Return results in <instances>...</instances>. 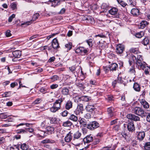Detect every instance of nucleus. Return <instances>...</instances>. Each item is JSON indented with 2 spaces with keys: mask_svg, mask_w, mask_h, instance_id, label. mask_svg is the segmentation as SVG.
<instances>
[{
  "mask_svg": "<svg viewBox=\"0 0 150 150\" xmlns=\"http://www.w3.org/2000/svg\"><path fill=\"white\" fill-rule=\"evenodd\" d=\"M64 99V98H61L56 100L55 103L53 104V106L50 108V111L52 112H54L59 109L61 108V104Z\"/></svg>",
  "mask_w": 150,
  "mask_h": 150,
  "instance_id": "nucleus-1",
  "label": "nucleus"
},
{
  "mask_svg": "<svg viewBox=\"0 0 150 150\" xmlns=\"http://www.w3.org/2000/svg\"><path fill=\"white\" fill-rule=\"evenodd\" d=\"M133 113L138 115L142 116L144 114V111L139 107H135L132 110Z\"/></svg>",
  "mask_w": 150,
  "mask_h": 150,
  "instance_id": "nucleus-2",
  "label": "nucleus"
},
{
  "mask_svg": "<svg viewBox=\"0 0 150 150\" xmlns=\"http://www.w3.org/2000/svg\"><path fill=\"white\" fill-rule=\"evenodd\" d=\"M98 123L94 121L88 124L87 128L88 129L92 130L98 127Z\"/></svg>",
  "mask_w": 150,
  "mask_h": 150,
  "instance_id": "nucleus-3",
  "label": "nucleus"
},
{
  "mask_svg": "<svg viewBox=\"0 0 150 150\" xmlns=\"http://www.w3.org/2000/svg\"><path fill=\"white\" fill-rule=\"evenodd\" d=\"M124 46L121 44H119L116 47V52L118 54H122L124 50Z\"/></svg>",
  "mask_w": 150,
  "mask_h": 150,
  "instance_id": "nucleus-4",
  "label": "nucleus"
},
{
  "mask_svg": "<svg viewBox=\"0 0 150 150\" xmlns=\"http://www.w3.org/2000/svg\"><path fill=\"white\" fill-rule=\"evenodd\" d=\"M83 104H78L77 108L75 110V112L76 115L83 113Z\"/></svg>",
  "mask_w": 150,
  "mask_h": 150,
  "instance_id": "nucleus-5",
  "label": "nucleus"
},
{
  "mask_svg": "<svg viewBox=\"0 0 150 150\" xmlns=\"http://www.w3.org/2000/svg\"><path fill=\"white\" fill-rule=\"evenodd\" d=\"M127 128L129 132H132L135 130V127L133 122H131L128 123Z\"/></svg>",
  "mask_w": 150,
  "mask_h": 150,
  "instance_id": "nucleus-6",
  "label": "nucleus"
},
{
  "mask_svg": "<svg viewBox=\"0 0 150 150\" xmlns=\"http://www.w3.org/2000/svg\"><path fill=\"white\" fill-rule=\"evenodd\" d=\"M127 118L134 121H138L139 120V117L135 115H134L130 114L127 115Z\"/></svg>",
  "mask_w": 150,
  "mask_h": 150,
  "instance_id": "nucleus-7",
  "label": "nucleus"
},
{
  "mask_svg": "<svg viewBox=\"0 0 150 150\" xmlns=\"http://www.w3.org/2000/svg\"><path fill=\"white\" fill-rule=\"evenodd\" d=\"M86 110L88 112H92L96 110V108L94 105L88 104L86 106Z\"/></svg>",
  "mask_w": 150,
  "mask_h": 150,
  "instance_id": "nucleus-8",
  "label": "nucleus"
},
{
  "mask_svg": "<svg viewBox=\"0 0 150 150\" xmlns=\"http://www.w3.org/2000/svg\"><path fill=\"white\" fill-rule=\"evenodd\" d=\"M137 139L140 141H142L145 137V133L143 131L140 132H137Z\"/></svg>",
  "mask_w": 150,
  "mask_h": 150,
  "instance_id": "nucleus-9",
  "label": "nucleus"
},
{
  "mask_svg": "<svg viewBox=\"0 0 150 150\" xmlns=\"http://www.w3.org/2000/svg\"><path fill=\"white\" fill-rule=\"evenodd\" d=\"M93 137L90 136H87L83 139H81L82 141L84 143H88L91 142L93 140Z\"/></svg>",
  "mask_w": 150,
  "mask_h": 150,
  "instance_id": "nucleus-10",
  "label": "nucleus"
},
{
  "mask_svg": "<svg viewBox=\"0 0 150 150\" xmlns=\"http://www.w3.org/2000/svg\"><path fill=\"white\" fill-rule=\"evenodd\" d=\"M136 65L137 66L138 68L141 69L144 68L146 63L143 61H136Z\"/></svg>",
  "mask_w": 150,
  "mask_h": 150,
  "instance_id": "nucleus-11",
  "label": "nucleus"
},
{
  "mask_svg": "<svg viewBox=\"0 0 150 150\" xmlns=\"http://www.w3.org/2000/svg\"><path fill=\"white\" fill-rule=\"evenodd\" d=\"M73 133L71 132H70L68 134H67L65 137V141L66 142H69L72 139V134Z\"/></svg>",
  "mask_w": 150,
  "mask_h": 150,
  "instance_id": "nucleus-12",
  "label": "nucleus"
},
{
  "mask_svg": "<svg viewBox=\"0 0 150 150\" xmlns=\"http://www.w3.org/2000/svg\"><path fill=\"white\" fill-rule=\"evenodd\" d=\"M52 45L54 49H57L59 47V44L57 39L54 38L53 40Z\"/></svg>",
  "mask_w": 150,
  "mask_h": 150,
  "instance_id": "nucleus-13",
  "label": "nucleus"
},
{
  "mask_svg": "<svg viewBox=\"0 0 150 150\" xmlns=\"http://www.w3.org/2000/svg\"><path fill=\"white\" fill-rule=\"evenodd\" d=\"M76 99H79L81 100L84 101L85 102L88 101L89 100H91V98L90 97H88L87 96H82L80 97L78 96H76L75 97Z\"/></svg>",
  "mask_w": 150,
  "mask_h": 150,
  "instance_id": "nucleus-14",
  "label": "nucleus"
},
{
  "mask_svg": "<svg viewBox=\"0 0 150 150\" xmlns=\"http://www.w3.org/2000/svg\"><path fill=\"white\" fill-rule=\"evenodd\" d=\"M47 132L43 131H39L37 136L39 137H41L43 138L47 136Z\"/></svg>",
  "mask_w": 150,
  "mask_h": 150,
  "instance_id": "nucleus-15",
  "label": "nucleus"
},
{
  "mask_svg": "<svg viewBox=\"0 0 150 150\" xmlns=\"http://www.w3.org/2000/svg\"><path fill=\"white\" fill-rule=\"evenodd\" d=\"M46 131L47 132V134H51L54 132V128L52 127L48 126L46 128Z\"/></svg>",
  "mask_w": 150,
  "mask_h": 150,
  "instance_id": "nucleus-16",
  "label": "nucleus"
},
{
  "mask_svg": "<svg viewBox=\"0 0 150 150\" xmlns=\"http://www.w3.org/2000/svg\"><path fill=\"white\" fill-rule=\"evenodd\" d=\"M12 54L14 57L17 58H20L21 55V51L18 50L13 51Z\"/></svg>",
  "mask_w": 150,
  "mask_h": 150,
  "instance_id": "nucleus-17",
  "label": "nucleus"
},
{
  "mask_svg": "<svg viewBox=\"0 0 150 150\" xmlns=\"http://www.w3.org/2000/svg\"><path fill=\"white\" fill-rule=\"evenodd\" d=\"M140 103L141 105H142L144 108L146 109H147L149 108V104L144 100L142 99L140 101Z\"/></svg>",
  "mask_w": 150,
  "mask_h": 150,
  "instance_id": "nucleus-18",
  "label": "nucleus"
},
{
  "mask_svg": "<svg viewBox=\"0 0 150 150\" xmlns=\"http://www.w3.org/2000/svg\"><path fill=\"white\" fill-rule=\"evenodd\" d=\"M72 107V103L70 100L68 101L66 103L65 105V108L67 110H69Z\"/></svg>",
  "mask_w": 150,
  "mask_h": 150,
  "instance_id": "nucleus-19",
  "label": "nucleus"
},
{
  "mask_svg": "<svg viewBox=\"0 0 150 150\" xmlns=\"http://www.w3.org/2000/svg\"><path fill=\"white\" fill-rule=\"evenodd\" d=\"M118 65L116 63H113L109 67L110 70L112 71H116Z\"/></svg>",
  "mask_w": 150,
  "mask_h": 150,
  "instance_id": "nucleus-20",
  "label": "nucleus"
},
{
  "mask_svg": "<svg viewBox=\"0 0 150 150\" xmlns=\"http://www.w3.org/2000/svg\"><path fill=\"white\" fill-rule=\"evenodd\" d=\"M132 57L133 59L134 58L135 59H136V61L142 60V55L141 52L140 54H137L136 56L132 55Z\"/></svg>",
  "mask_w": 150,
  "mask_h": 150,
  "instance_id": "nucleus-21",
  "label": "nucleus"
},
{
  "mask_svg": "<svg viewBox=\"0 0 150 150\" xmlns=\"http://www.w3.org/2000/svg\"><path fill=\"white\" fill-rule=\"evenodd\" d=\"M133 88L135 91L137 92H139L140 91V85L137 83H135L133 85Z\"/></svg>",
  "mask_w": 150,
  "mask_h": 150,
  "instance_id": "nucleus-22",
  "label": "nucleus"
},
{
  "mask_svg": "<svg viewBox=\"0 0 150 150\" xmlns=\"http://www.w3.org/2000/svg\"><path fill=\"white\" fill-rule=\"evenodd\" d=\"M118 11V10L117 8H113L109 10V13L112 15H115L117 13Z\"/></svg>",
  "mask_w": 150,
  "mask_h": 150,
  "instance_id": "nucleus-23",
  "label": "nucleus"
},
{
  "mask_svg": "<svg viewBox=\"0 0 150 150\" xmlns=\"http://www.w3.org/2000/svg\"><path fill=\"white\" fill-rule=\"evenodd\" d=\"M131 14L134 16L138 15L139 14V10L136 8H133L131 11Z\"/></svg>",
  "mask_w": 150,
  "mask_h": 150,
  "instance_id": "nucleus-24",
  "label": "nucleus"
},
{
  "mask_svg": "<svg viewBox=\"0 0 150 150\" xmlns=\"http://www.w3.org/2000/svg\"><path fill=\"white\" fill-rule=\"evenodd\" d=\"M18 145V147H20L22 150H27L28 149V146L25 143L19 144Z\"/></svg>",
  "mask_w": 150,
  "mask_h": 150,
  "instance_id": "nucleus-25",
  "label": "nucleus"
},
{
  "mask_svg": "<svg viewBox=\"0 0 150 150\" xmlns=\"http://www.w3.org/2000/svg\"><path fill=\"white\" fill-rule=\"evenodd\" d=\"M55 142V141L54 140H50L48 139H46L41 141V143L42 144L46 143H54Z\"/></svg>",
  "mask_w": 150,
  "mask_h": 150,
  "instance_id": "nucleus-26",
  "label": "nucleus"
},
{
  "mask_svg": "<svg viewBox=\"0 0 150 150\" xmlns=\"http://www.w3.org/2000/svg\"><path fill=\"white\" fill-rule=\"evenodd\" d=\"M49 1L52 3L51 6L55 7L59 3V0H50Z\"/></svg>",
  "mask_w": 150,
  "mask_h": 150,
  "instance_id": "nucleus-27",
  "label": "nucleus"
},
{
  "mask_svg": "<svg viewBox=\"0 0 150 150\" xmlns=\"http://www.w3.org/2000/svg\"><path fill=\"white\" fill-rule=\"evenodd\" d=\"M130 51L131 53H133L136 55L137 54H140V52L138 50V49L137 48H132L130 50Z\"/></svg>",
  "mask_w": 150,
  "mask_h": 150,
  "instance_id": "nucleus-28",
  "label": "nucleus"
},
{
  "mask_svg": "<svg viewBox=\"0 0 150 150\" xmlns=\"http://www.w3.org/2000/svg\"><path fill=\"white\" fill-rule=\"evenodd\" d=\"M49 119H47L45 120L42 122L41 124V126L42 128L45 127L48 124Z\"/></svg>",
  "mask_w": 150,
  "mask_h": 150,
  "instance_id": "nucleus-29",
  "label": "nucleus"
},
{
  "mask_svg": "<svg viewBox=\"0 0 150 150\" xmlns=\"http://www.w3.org/2000/svg\"><path fill=\"white\" fill-rule=\"evenodd\" d=\"M114 110V109L112 107H110L108 108L107 111L108 115L110 117H112L113 115V111Z\"/></svg>",
  "mask_w": 150,
  "mask_h": 150,
  "instance_id": "nucleus-30",
  "label": "nucleus"
},
{
  "mask_svg": "<svg viewBox=\"0 0 150 150\" xmlns=\"http://www.w3.org/2000/svg\"><path fill=\"white\" fill-rule=\"evenodd\" d=\"M72 125V123L71 122L69 121H67L63 122L62 126L64 127H69L71 126Z\"/></svg>",
  "mask_w": 150,
  "mask_h": 150,
  "instance_id": "nucleus-31",
  "label": "nucleus"
},
{
  "mask_svg": "<svg viewBox=\"0 0 150 150\" xmlns=\"http://www.w3.org/2000/svg\"><path fill=\"white\" fill-rule=\"evenodd\" d=\"M69 119L74 122H76L78 120L77 117L73 114L70 115L69 117Z\"/></svg>",
  "mask_w": 150,
  "mask_h": 150,
  "instance_id": "nucleus-32",
  "label": "nucleus"
},
{
  "mask_svg": "<svg viewBox=\"0 0 150 150\" xmlns=\"http://www.w3.org/2000/svg\"><path fill=\"white\" fill-rule=\"evenodd\" d=\"M76 85L81 90H83L85 88V86L84 85V84L83 83H80L79 82H76Z\"/></svg>",
  "mask_w": 150,
  "mask_h": 150,
  "instance_id": "nucleus-33",
  "label": "nucleus"
},
{
  "mask_svg": "<svg viewBox=\"0 0 150 150\" xmlns=\"http://www.w3.org/2000/svg\"><path fill=\"white\" fill-rule=\"evenodd\" d=\"M62 93L64 95H67L69 94V90L66 88H65L62 89Z\"/></svg>",
  "mask_w": 150,
  "mask_h": 150,
  "instance_id": "nucleus-34",
  "label": "nucleus"
},
{
  "mask_svg": "<svg viewBox=\"0 0 150 150\" xmlns=\"http://www.w3.org/2000/svg\"><path fill=\"white\" fill-rule=\"evenodd\" d=\"M144 35V33L143 31H141L137 33L135 35V36L137 38H140Z\"/></svg>",
  "mask_w": 150,
  "mask_h": 150,
  "instance_id": "nucleus-35",
  "label": "nucleus"
},
{
  "mask_svg": "<svg viewBox=\"0 0 150 150\" xmlns=\"http://www.w3.org/2000/svg\"><path fill=\"white\" fill-rule=\"evenodd\" d=\"M146 64L145 65L144 68H141V69L144 70V72L146 74H149V67L146 66Z\"/></svg>",
  "mask_w": 150,
  "mask_h": 150,
  "instance_id": "nucleus-36",
  "label": "nucleus"
},
{
  "mask_svg": "<svg viewBox=\"0 0 150 150\" xmlns=\"http://www.w3.org/2000/svg\"><path fill=\"white\" fill-rule=\"evenodd\" d=\"M82 47H80L77 48L75 50V52L77 54L82 55Z\"/></svg>",
  "mask_w": 150,
  "mask_h": 150,
  "instance_id": "nucleus-37",
  "label": "nucleus"
},
{
  "mask_svg": "<svg viewBox=\"0 0 150 150\" xmlns=\"http://www.w3.org/2000/svg\"><path fill=\"white\" fill-rule=\"evenodd\" d=\"M148 24V23L145 21H143L140 23V26L142 28H143L146 25Z\"/></svg>",
  "mask_w": 150,
  "mask_h": 150,
  "instance_id": "nucleus-38",
  "label": "nucleus"
},
{
  "mask_svg": "<svg viewBox=\"0 0 150 150\" xmlns=\"http://www.w3.org/2000/svg\"><path fill=\"white\" fill-rule=\"evenodd\" d=\"M149 43V40L148 37L145 38L142 41V43L144 45H147Z\"/></svg>",
  "mask_w": 150,
  "mask_h": 150,
  "instance_id": "nucleus-39",
  "label": "nucleus"
},
{
  "mask_svg": "<svg viewBox=\"0 0 150 150\" xmlns=\"http://www.w3.org/2000/svg\"><path fill=\"white\" fill-rule=\"evenodd\" d=\"M81 134L79 132H76L74 135V139H78L81 136Z\"/></svg>",
  "mask_w": 150,
  "mask_h": 150,
  "instance_id": "nucleus-40",
  "label": "nucleus"
},
{
  "mask_svg": "<svg viewBox=\"0 0 150 150\" xmlns=\"http://www.w3.org/2000/svg\"><path fill=\"white\" fill-rule=\"evenodd\" d=\"M9 116L6 113H3L0 114V118L2 119H5L7 118Z\"/></svg>",
  "mask_w": 150,
  "mask_h": 150,
  "instance_id": "nucleus-41",
  "label": "nucleus"
},
{
  "mask_svg": "<svg viewBox=\"0 0 150 150\" xmlns=\"http://www.w3.org/2000/svg\"><path fill=\"white\" fill-rule=\"evenodd\" d=\"M86 41L90 47H92L93 44L92 43L93 40L92 39H89L86 40Z\"/></svg>",
  "mask_w": 150,
  "mask_h": 150,
  "instance_id": "nucleus-42",
  "label": "nucleus"
},
{
  "mask_svg": "<svg viewBox=\"0 0 150 150\" xmlns=\"http://www.w3.org/2000/svg\"><path fill=\"white\" fill-rule=\"evenodd\" d=\"M144 148L145 150H150V142L146 143L144 146Z\"/></svg>",
  "mask_w": 150,
  "mask_h": 150,
  "instance_id": "nucleus-43",
  "label": "nucleus"
},
{
  "mask_svg": "<svg viewBox=\"0 0 150 150\" xmlns=\"http://www.w3.org/2000/svg\"><path fill=\"white\" fill-rule=\"evenodd\" d=\"M31 21H27L25 22L21 23V26L23 27H26L28 25H30L31 24Z\"/></svg>",
  "mask_w": 150,
  "mask_h": 150,
  "instance_id": "nucleus-44",
  "label": "nucleus"
},
{
  "mask_svg": "<svg viewBox=\"0 0 150 150\" xmlns=\"http://www.w3.org/2000/svg\"><path fill=\"white\" fill-rule=\"evenodd\" d=\"M50 121L52 124H55L57 123V119L55 117L50 118Z\"/></svg>",
  "mask_w": 150,
  "mask_h": 150,
  "instance_id": "nucleus-45",
  "label": "nucleus"
},
{
  "mask_svg": "<svg viewBox=\"0 0 150 150\" xmlns=\"http://www.w3.org/2000/svg\"><path fill=\"white\" fill-rule=\"evenodd\" d=\"M25 125L26 126V127H28L32 125V124H30V123H20L18 125H17L16 126L17 127H18L20 126L23 125Z\"/></svg>",
  "mask_w": 150,
  "mask_h": 150,
  "instance_id": "nucleus-46",
  "label": "nucleus"
},
{
  "mask_svg": "<svg viewBox=\"0 0 150 150\" xmlns=\"http://www.w3.org/2000/svg\"><path fill=\"white\" fill-rule=\"evenodd\" d=\"M17 133L18 134L24 133L26 132V129H20L17 130Z\"/></svg>",
  "mask_w": 150,
  "mask_h": 150,
  "instance_id": "nucleus-47",
  "label": "nucleus"
},
{
  "mask_svg": "<svg viewBox=\"0 0 150 150\" xmlns=\"http://www.w3.org/2000/svg\"><path fill=\"white\" fill-rule=\"evenodd\" d=\"M72 44L71 43H69L68 44H67L65 45V47L66 48H67V50H69L72 48Z\"/></svg>",
  "mask_w": 150,
  "mask_h": 150,
  "instance_id": "nucleus-48",
  "label": "nucleus"
},
{
  "mask_svg": "<svg viewBox=\"0 0 150 150\" xmlns=\"http://www.w3.org/2000/svg\"><path fill=\"white\" fill-rule=\"evenodd\" d=\"M39 16V14L38 13H37L34 14L32 20L34 21L38 18V17Z\"/></svg>",
  "mask_w": 150,
  "mask_h": 150,
  "instance_id": "nucleus-49",
  "label": "nucleus"
},
{
  "mask_svg": "<svg viewBox=\"0 0 150 150\" xmlns=\"http://www.w3.org/2000/svg\"><path fill=\"white\" fill-rule=\"evenodd\" d=\"M42 101L41 99L38 98L36 99L34 101L33 103V104L34 105L38 104L40 103Z\"/></svg>",
  "mask_w": 150,
  "mask_h": 150,
  "instance_id": "nucleus-50",
  "label": "nucleus"
},
{
  "mask_svg": "<svg viewBox=\"0 0 150 150\" xmlns=\"http://www.w3.org/2000/svg\"><path fill=\"white\" fill-rule=\"evenodd\" d=\"M59 79V77L57 75H54L51 78V79L53 81L58 80Z\"/></svg>",
  "mask_w": 150,
  "mask_h": 150,
  "instance_id": "nucleus-51",
  "label": "nucleus"
},
{
  "mask_svg": "<svg viewBox=\"0 0 150 150\" xmlns=\"http://www.w3.org/2000/svg\"><path fill=\"white\" fill-rule=\"evenodd\" d=\"M86 20L88 21V22L90 23H92L93 22L94 19L93 18L91 17H88V18H86Z\"/></svg>",
  "mask_w": 150,
  "mask_h": 150,
  "instance_id": "nucleus-52",
  "label": "nucleus"
},
{
  "mask_svg": "<svg viewBox=\"0 0 150 150\" xmlns=\"http://www.w3.org/2000/svg\"><path fill=\"white\" fill-rule=\"evenodd\" d=\"M84 121L85 119L83 118H81V117H80L79 118V123L80 124H82L83 123H84V125H85Z\"/></svg>",
  "mask_w": 150,
  "mask_h": 150,
  "instance_id": "nucleus-53",
  "label": "nucleus"
},
{
  "mask_svg": "<svg viewBox=\"0 0 150 150\" xmlns=\"http://www.w3.org/2000/svg\"><path fill=\"white\" fill-rule=\"evenodd\" d=\"M82 55H84L85 54H86L88 52V50L86 48L82 47Z\"/></svg>",
  "mask_w": 150,
  "mask_h": 150,
  "instance_id": "nucleus-54",
  "label": "nucleus"
},
{
  "mask_svg": "<svg viewBox=\"0 0 150 150\" xmlns=\"http://www.w3.org/2000/svg\"><path fill=\"white\" fill-rule=\"evenodd\" d=\"M15 15L14 14H13L12 15H11L9 18L8 19V22H11L12 20V19L15 18Z\"/></svg>",
  "mask_w": 150,
  "mask_h": 150,
  "instance_id": "nucleus-55",
  "label": "nucleus"
},
{
  "mask_svg": "<svg viewBox=\"0 0 150 150\" xmlns=\"http://www.w3.org/2000/svg\"><path fill=\"white\" fill-rule=\"evenodd\" d=\"M58 86L57 84H53L50 86V88L51 89H53L57 88Z\"/></svg>",
  "mask_w": 150,
  "mask_h": 150,
  "instance_id": "nucleus-56",
  "label": "nucleus"
},
{
  "mask_svg": "<svg viewBox=\"0 0 150 150\" xmlns=\"http://www.w3.org/2000/svg\"><path fill=\"white\" fill-rule=\"evenodd\" d=\"M6 35L7 37H9L11 36V31L9 30H7L6 32Z\"/></svg>",
  "mask_w": 150,
  "mask_h": 150,
  "instance_id": "nucleus-57",
  "label": "nucleus"
},
{
  "mask_svg": "<svg viewBox=\"0 0 150 150\" xmlns=\"http://www.w3.org/2000/svg\"><path fill=\"white\" fill-rule=\"evenodd\" d=\"M9 150H19V148L18 146H15L14 147H11L9 148Z\"/></svg>",
  "mask_w": 150,
  "mask_h": 150,
  "instance_id": "nucleus-58",
  "label": "nucleus"
},
{
  "mask_svg": "<svg viewBox=\"0 0 150 150\" xmlns=\"http://www.w3.org/2000/svg\"><path fill=\"white\" fill-rule=\"evenodd\" d=\"M122 6L124 7L127 5V4L124 1H120L119 3Z\"/></svg>",
  "mask_w": 150,
  "mask_h": 150,
  "instance_id": "nucleus-59",
  "label": "nucleus"
},
{
  "mask_svg": "<svg viewBox=\"0 0 150 150\" xmlns=\"http://www.w3.org/2000/svg\"><path fill=\"white\" fill-rule=\"evenodd\" d=\"M129 71L131 74H133L134 75L135 74V71L134 68L130 69Z\"/></svg>",
  "mask_w": 150,
  "mask_h": 150,
  "instance_id": "nucleus-60",
  "label": "nucleus"
},
{
  "mask_svg": "<svg viewBox=\"0 0 150 150\" xmlns=\"http://www.w3.org/2000/svg\"><path fill=\"white\" fill-rule=\"evenodd\" d=\"M84 117L86 119H88L91 118V115L89 113H87L84 115Z\"/></svg>",
  "mask_w": 150,
  "mask_h": 150,
  "instance_id": "nucleus-61",
  "label": "nucleus"
},
{
  "mask_svg": "<svg viewBox=\"0 0 150 150\" xmlns=\"http://www.w3.org/2000/svg\"><path fill=\"white\" fill-rule=\"evenodd\" d=\"M55 59V58L54 57H53L50 58L48 60L49 62H54Z\"/></svg>",
  "mask_w": 150,
  "mask_h": 150,
  "instance_id": "nucleus-62",
  "label": "nucleus"
},
{
  "mask_svg": "<svg viewBox=\"0 0 150 150\" xmlns=\"http://www.w3.org/2000/svg\"><path fill=\"white\" fill-rule=\"evenodd\" d=\"M112 148L110 147H105L103 148V150H112Z\"/></svg>",
  "mask_w": 150,
  "mask_h": 150,
  "instance_id": "nucleus-63",
  "label": "nucleus"
},
{
  "mask_svg": "<svg viewBox=\"0 0 150 150\" xmlns=\"http://www.w3.org/2000/svg\"><path fill=\"white\" fill-rule=\"evenodd\" d=\"M146 120L147 122H150V113L146 117Z\"/></svg>",
  "mask_w": 150,
  "mask_h": 150,
  "instance_id": "nucleus-64",
  "label": "nucleus"
}]
</instances>
